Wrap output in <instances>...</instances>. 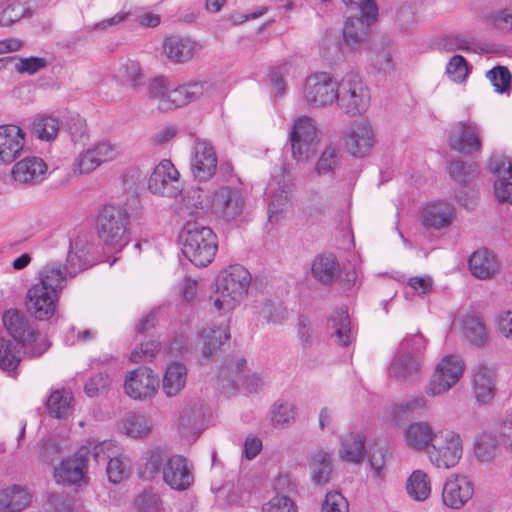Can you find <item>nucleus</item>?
I'll use <instances>...</instances> for the list:
<instances>
[{"instance_id":"nucleus-42","label":"nucleus","mask_w":512,"mask_h":512,"mask_svg":"<svg viewBox=\"0 0 512 512\" xmlns=\"http://www.w3.org/2000/svg\"><path fill=\"white\" fill-rule=\"evenodd\" d=\"M431 480L423 470H414L406 481V492L415 501H425L431 495Z\"/></svg>"},{"instance_id":"nucleus-14","label":"nucleus","mask_w":512,"mask_h":512,"mask_svg":"<svg viewBox=\"0 0 512 512\" xmlns=\"http://www.w3.org/2000/svg\"><path fill=\"white\" fill-rule=\"evenodd\" d=\"M449 148L458 153L473 156L482 151L480 126L471 120L455 122L447 131Z\"/></svg>"},{"instance_id":"nucleus-5","label":"nucleus","mask_w":512,"mask_h":512,"mask_svg":"<svg viewBox=\"0 0 512 512\" xmlns=\"http://www.w3.org/2000/svg\"><path fill=\"white\" fill-rule=\"evenodd\" d=\"M183 254L196 266L210 264L217 252V236L213 230L197 221L187 222L179 234Z\"/></svg>"},{"instance_id":"nucleus-53","label":"nucleus","mask_w":512,"mask_h":512,"mask_svg":"<svg viewBox=\"0 0 512 512\" xmlns=\"http://www.w3.org/2000/svg\"><path fill=\"white\" fill-rule=\"evenodd\" d=\"M448 173L459 184L466 185L477 175L476 164L466 165L463 161H452L448 166Z\"/></svg>"},{"instance_id":"nucleus-61","label":"nucleus","mask_w":512,"mask_h":512,"mask_svg":"<svg viewBox=\"0 0 512 512\" xmlns=\"http://www.w3.org/2000/svg\"><path fill=\"white\" fill-rule=\"evenodd\" d=\"M321 512H349V503L342 493L330 491L325 495Z\"/></svg>"},{"instance_id":"nucleus-34","label":"nucleus","mask_w":512,"mask_h":512,"mask_svg":"<svg viewBox=\"0 0 512 512\" xmlns=\"http://www.w3.org/2000/svg\"><path fill=\"white\" fill-rule=\"evenodd\" d=\"M230 339L227 326L209 327L201 331L199 341L201 343V354L206 360H210L219 347Z\"/></svg>"},{"instance_id":"nucleus-50","label":"nucleus","mask_w":512,"mask_h":512,"mask_svg":"<svg viewBox=\"0 0 512 512\" xmlns=\"http://www.w3.org/2000/svg\"><path fill=\"white\" fill-rule=\"evenodd\" d=\"M291 70V65L283 63L273 67L268 74V82L271 94L277 98L282 97L287 90L286 78Z\"/></svg>"},{"instance_id":"nucleus-58","label":"nucleus","mask_w":512,"mask_h":512,"mask_svg":"<svg viewBox=\"0 0 512 512\" xmlns=\"http://www.w3.org/2000/svg\"><path fill=\"white\" fill-rule=\"evenodd\" d=\"M27 9L17 0H10L0 12V25L10 26L25 16Z\"/></svg>"},{"instance_id":"nucleus-13","label":"nucleus","mask_w":512,"mask_h":512,"mask_svg":"<svg viewBox=\"0 0 512 512\" xmlns=\"http://www.w3.org/2000/svg\"><path fill=\"white\" fill-rule=\"evenodd\" d=\"M338 81L328 72L308 75L302 86L304 102L314 108H325L335 103Z\"/></svg>"},{"instance_id":"nucleus-39","label":"nucleus","mask_w":512,"mask_h":512,"mask_svg":"<svg viewBox=\"0 0 512 512\" xmlns=\"http://www.w3.org/2000/svg\"><path fill=\"white\" fill-rule=\"evenodd\" d=\"M463 337L472 345L483 346L488 341V331L482 317L467 314L462 319Z\"/></svg>"},{"instance_id":"nucleus-30","label":"nucleus","mask_w":512,"mask_h":512,"mask_svg":"<svg viewBox=\"0 0 512 512\" xmlns=\"http://www.w3.org/2000/svg\"><path fill=\"white\" fill-rule=\"evenodd\" d=\"M114 78L123 86L138 89L145 83V74L140 62L131 57L121 58Z\"/></svg>"},{"instance_id":"nucleus-47","label":"nucleus","mask_w":512,"mask_h":512,"mask_svg":"<svg viewBox=\"0 0 512 512\" xmlns=\"http://www.w3.org/2000/svg\"><path fill=\"white\" fill-rule=\"evenodd\" d=\"M498 452V442L493 434L482 433L476 438L474 455L480 462H491L496 458Z\"/></svg>"},{"instance_id":"nucleus-4","label":"nucleus","mask_w":512,"mask_h":512,"mask_svg":"<svg viewBox=\"0 0 512 512\" xmlns=\"http://www.w3.org/2000/svg\"><path fill=\"white\" fill-rule=\"evenodd\" d=\"M426 339L418 331L406 335L400 342L391 360L389 376L399 382H413L423 372V354Z\"/></svg>"},{"instance_id":"nucleus-51","label":"nucleus","mask_w":512,"mask_h":512,"mask_svg":"<svg viewBox=\"0 0 512 512\" xmlns=\"http://www.w3.org/2000/svg\"><path fill=\"white\" fill-rule=\"evenodd\" d=\"M166 459L160 450H152L140 467L139 474L144 480H153L160 472Z\"/></svg>"},{"instance_id":"nucleus-9","label":"nucleus","mask_w":512,"mask_h":512,"mask_svg":"<svg viewBox=\"0 0 512 512\" xmlns=\"http://www.w3.org/2000/svg\"><path fill=\"white\" fill-rule=\"evenodd\" d=\"M246 359L237 357L227 361L220 369L218 381L220 388L229 392L240 386L248 393L260 392L264 385V378L258 373L248 374Z\"/></svg>"},{"instance_id":"nucleus-46","label":"nucleus","mask_w":512,"mask_h":512,"mask_svg":"<svg viewBox=\"0 0 512 512\" xmlns=\"http://www.w3.org/2000/svg\"><path fill=\"white\" fill-rule=\"evenodd\" d=\"M292 205L291 191L283 188L271 195L268 204V219L271 223H277L283 219Z\"/></svg>"},{"instance_id":"nucleus-48","label":"nucleus","mask_w":512,"mask_h":512,"mask_svg":"<svg viewBox=\"0 0 512 512\" xmlns=\"http://www.w3.org/2000/svg\"><path fill=\"white\" fill-rule=\"evenodd\" d=\"M271 422L276 428H285L295 421L296 408L288 402L278 400L271 407Z\"/></svg>"},{"instance_id":"nucleus-6","label":"nucleus","mask_w":512,"mask_h":512,"mask_svg":"<svg viewBox=\"0 0 512 512\" xmlns=\"http://www.w3.org/2000/svg\"><path fill=\"white\" fill-rule=\"evenodd\" d=\"M370 100L369 89L358 74L347 73L338 81L335 103L342 113L361 115L367 111Z\"/></svg>"},{"instance_id":"nucleus-41","label":"nucleus","mask_w":512,"mask_h":512,"mask_svg":"<svg viewBox=\"0 0 512 512\" xmlns=\"http://www.w3.org/2000/svg\"><path fill=\"white\" fill-rule=\"evenodd\" d=\"M312 481L323 485L329 482L332 473L331 454L324 450L314 451L309 457Z\"/></svg>"},{"instance_id":"nucleus-32","label":"nucleus","mask_w":512,"mask_h":512,"mask_svg":"<svg viewBox=\"0 0 512 512\" xmlns=\"http://www.w3.org/2000/svg\"><path fill=\"white\" fill-rule=\"evenodd\" d=\"M454 209L447 202H435L427 205L422 212V224L426 227L441 229L452 224Z\"/></svg>"},{"instance_id":"nucleus-26","label":"nucleus","mask_w":512,"mask_h":512,"mask_svg":"<svg viewBox=\"0 0 512 512\" xmlns=\"http://www.w3.org/2000/svg\"><path fill=\"white\" fill-rule=\"evenodd\" d=\"M25 133L16 125H0V163L10 164L24 147Z\"/></svg>"},{"instance_id":"nucleus-19","label":"nucleus","mask_w":512,"mask_h":512,"mask_svg":"<svg viewBox=\"0 0 512 512\" xmlns=\"http://www.w3.org/2000/svg\"><path fill=\"white\" fill-rule=\"evenodd\" d=\"M488 170L497 176L494 194L498 202L512 205V158L504 154H493L488 162Z\"/></svg>"},{"instance_id":"nucleus-35","label":"nucleus","mask_w":512,"mask_h":512,"mask_svg":"<svg viewBox=\"0 0 512 512\" xmlns=\"http://www.w3.org/2000/svg\"><path fill=\"white\" fill-rule=\"evenodd\" d=\"M31 502L26 488L13 485L0 490V512H20Z\"/></svg>"},{"instance_id":"nucleus-45","label":"nucleus","mask_w":512,"mask_h":512,"mask_svg":"<svg viewBox=\"0 0 512 512\" xmlns=\"http://www.w3.org/2000/svg\"><path fill=\"white\" fill-rule=\"evenodd\" d=\"M341 161L340 149L334 144H329L321 152L316 162L315 173L319 177L332 175L340 166Z\"/></svg>"},{"instance_id":"nucleus-1","label":"nucleus","mask_w":512,"mask_h":512,"mask_svg":"<svg viewBox=\"0 0 512 512\" xmlns=\"http://www.w3.org/2000/svg\"><path fill=\"white\" fill-rule=\"evenodd\" d=\"M61 266L49 263L39 273V282L27 292L28 311L39 320L51 318L56 310L58 295L63 289Z\"/></svg>"},{"instance_id":"nucleus-8","label":"nucleus","mask_w":512,"mask_h":512,"mask_svg":"<svg viewBox=\"0 0 512 512\" xmlns=\"http://www.w3.org/2000/svg\"><path fill=\"white\" fill-rule=\"evenodd\" d=\"M464 452L462 436L451 429L436 431L434 439L427 448L429 462L438 469H451L458 465Z\"/></svg>"},{"instance_id":"nucleus-44","label":"nucleus","mask_w":512,"mask_h":512,"mask_svg":"<svg viewBox=\"0 0 512 512\" xmlns=\"http://www.w3.org/2000/svg\"><path fill=\"white\" fill-rule=\"evenodd\" d=\"M26 345H22L15 340L0 337V368L2 370H14L22 359V349Z\"/></svg>"},{"instance_id":"nucleus-11","label":"nucleus","mask_w":512,"mask_h":512,"mask_svg":"<svg viewBox=\"0 0 512 512\" xmlns=\"http://www.w3.org/2000/svg\"><path fill=\"white\" fill-rule=\"evenodd\" d=\"M292 157L298 162H307L315 154L318 145L317 125L309 116L295 118L290 132Z\"/></svg>"},{"instance_id":"nucleus-64","label":"nucleus","mask_w":512,"mask_h":512,"mask_svg":"<svg viewBox=\"0 0 512 512\" xmlns=\"http://www.w3.org/2000/svg\"><path fill=\"white\" fill-rule=\"evenodd\" d=\"M488 23L496 29L512 32V7L494 12L489 16Z\"/></svg>"},{"instance_id":"nucleus-33","label":"nucleus","mask_w":512,"mask_h":512,"mask_svg":"<svg viewBox=\"0 0 512 512\" xmlns=\"http://www.w3.org/2000/svg\"><path fill=\"white\" fill-rule=\"evenodd\" d=\"M468 267L471 274L481 280L493 277L499 270L495 255L488 250L475 251L469 258Z\"/></svg>"},{"instance_id":"nucleus-57","label":"nucleus","mask_w":512,"mask_h":512,"mask_svg":"<svg viewBox=\"0 0 512 512\" xmlns=\"http://www.w3.org/2000/svg\"><path fill=\"white\" fill-rule=\"evenodd\" d=\"M91 149L101 165L117 159L121 154V147L109 140H101L92 145Z\"/></svg>"},{"instance_id":"nucleus-28","label":"nucleus","mask_w":512,"mask_h":512,"mask_svg":"<svg viewBox=\"0 0 512 512\" xmlns=\"http://www.w3.org/2000/svg\"><path fill=\"white\" fill-rule=\"evenodd\" d=\"M378 14L370 18L365 13L360 17L348 18L343 27V40L353 49L360 47L368 36L369 27L376 21Z\"/></svg>"},{"instance_id":"nucleus-62","label":"nucleus","mask_w":512,"mask_h":512,"mask_svg":"<svg viewBox=\"0 0 512 512\" xmlns=\"http://www.w3.org/2000/svg\"><path fill=\"white\" fill-rule=\"evenodd\" d=\"M106 471L109 481L115 484L121 482L129 473L128 464L120 457H110Z\"/></svg>"},{"instance_id":"nucleus-25","label":"nucleus","mask_w":512,"mask_h":512,"mask_svg":"<svg viewBox=\"0 0 512 512\" xmlns=\"http://www.w3.org/2000/svg\"><path fill=\"white\" fill-rule=\"evenodd\" d=\"M90 247L85 235H78L70 241V249L67 255L66 264L61 268L63 284L68 278L75 277L80 271L89 266L88 254Z\"/></svg>"},{"instance_id":"nucleus-23","label":"nucleus","mask_w":512,"mask_h":512,"mask_svg":"<svg viewBox=\"0 0 512 512\" xmlns=\"http://www.w3.org/2000/svg\"><path fill=\"white\" fill-rule=\"evenodd\" d=\"M158 386V380L153 371L148 368H138L126 376L124 382L125 393L135 400L151 398Z\"/></svg>"},{"instance_id":"nucleus-29","label":"nucleus","mask_w":512,"mask_h":512,"mask_svg":"<svg viewBox=\"0 0 512 512\" xmlns=\"http://www.w3.org/2000/svg\"><path fill=\"white\" fill-rule=\"evenodd\" d=\"M473 394L478 402L488 403L495 396V372L492 368L479 364L473 370Z\"/></svg>"},{"instance_id":"nucleus-31","label":"nucleus","mask_w":512,"mask_h":512,"mask_svg":"<svg viewBox=\"0 0 512 512\" xmlns=\"http://www.w3.org/2000/svg\"><path fill=\"white\" fill-rule=\"evenodd\" d=\"M436 431L427 422H414L409 424L404 430V440L406 445L415 451H425L430 447Z\"/></svg>"},{"instance_id":"nucleus-20","label":"nucleus","mask_w":512,"mask_h":512,"mask_svg":"<svg viewBox=\"0 0 512 512\" xmlns=\"http://www.w3.org/2000/svg\"><path fill=\"white\" fill-rule=\"evenodd\" d=\"M162 479L171 489L185 491L194 483L193 466L185 457L172 455L163 465Z\"/></svg>"},{"instance_id":"nucleus-10","label":"nucleus","mask_w":512,"mask_h":512,"mask_svg":"<svg viewBox=\"0 0 512 512\" xmlns=\"http://www.w3.org/2000/svg\"><path fill=\"white\" fill-rule=\"evenodd\" d=\"M2 320L13 340L26 345V352L31 356H41L49 348V341L36 334L20 311L9 309L4 312Z\"/></svg>"},{"instance_id":"nucleus-12","label":"nucleus","mask_w":512,"mask_h":512,"mask_svg":"<svg viewBox=\"0 0 512 512\" xmlns=\"http://www.w3.org/2000/svg\"><path fill=\"white\" fill-rule=\"evenodd\" d=\"M211 213L218 219L230 223L241 219L245 209V197L239 188L221 186L209 198Z\"/></svg>"},{"instance_id":"nucleus-7","label":"nucleus","mask_w":512,"mask_h":512,"mask_svg":"<svg viewBox=\"0 0 512 512\" xmlns=\"http://www.w3.org/2000/svg\"><path fill=\"white\" fill-rule=\"evenodd\" d=\"M129 214L125 207L105 206L98 216V233L105 245L120 251L129 242Z\"/></svg>"},{"instance_id":"nucleus-38","label":"nucleus","mask_w":512,"mask_h":512,"mask_svg":"<svg viewBox=\"0 0 512 512\" xmlns=\"http://www.w3.org/2000/svg\"><path fill=\"white\" fill-rule=\"evenodd\" d=\"M187 380V369L183 363L173 362L165 370L162 388L168 397L178 395L185 387Z\"/></svg>"},{"instance_id":"nucleus-24","label":"nucleus","mask_w":512,"mask_h":512,"mask_svg":"<svg viewBox=\"0 0 512 512\" xmlns=\"http://www.w3.org/2000/svg\"><path fill=\"white\" fill-rule=\"evenodd\" d=\"M47 169L43 159L36 156L26 157L13 166L11 177L17 184L30 187L44 180Z\"/></svg>"},{"instance_id":"nucleus-60","label":"nucleus","mask_w":512,"mask_h":512,"mask_svg":"<svg viewBox=\"0 0 512 512\" xmlns=\"http://www.w3.org/2000/svg\"><path fill=\"white\" fill-rule=\"evenodd\" d=\"M160 343L157 340L141 342L140 346L133 349L130 360L134 363L150 361L159 351Z\"/></svg>"},{"instance_id":"nucleus-17","label":"nucleus","mask_w":512,"mask_h":512,"mask_svg":"<svg viewBox=\"0 0 512 512\" xmlns=\"http://www.w3.org/2000/svg\"><path fill=\"white\" fill-rule=\"evenodd\" d=\"M343 146L354 157L367 156L375 144L372 125L365 119L355 120L347 127L342 136Z\"/></svg>"},{"instance_id":"nucleus-63","label":"nucleus","mask_w":512,"mask_h":512,"mask_svg":"<svg viewBox=\"0 0 512 512\" xmlns=\"http://www.w3.org/2000/svg\"><path fill=\"white\" fill-rule=\"evenodd\" d=\"M263 512H297L294 502L285 495H275L263 505Z\"/></svg>"},{"instance_id":"nucleus-16","label":"nucleus","mask_w":512,"mask_h":512,"mask_svg":"<svg viewBox=\"0 0 512 512\" xmlns=\"http://www.w3.org/2000/svg\"><path fill=\"white\" fill-rule=\"evenodd\" d=\"M149 191L161 197H177L182 192L180 174L170 160H162L148 180Z\"/></svg>"},{"instance_id":"nucleus-43","label":"nucleus","mask_w":512,"mask_h":512,"mask_svg":"<svg viewBox=\"0 0 512 512\" xmlns=\"http://www.w3.org/2000/svg\"><path fill=\"white\" fill-rule=\"evenodd\" d=\"M73 397L67 389H57L51 392L47 399L46 407L48 413L55 418L62 419L67 417L73 409Z\"/></svg>"},{"instance_id":"nucleus-49","label":"nucleus","mask_w":512,"mask_h":512,"mask_svg":"<svg viewBox=\"0 0 512 512\" xmlns=\"http://www.w3.org/2000/svg\"><path fill=\"white\" fill-rule=\"evenodd\" d=\"M59 131V121L51 116H37L31 124V132L37 138L44 141L55 139Z\"/></svg>"},{"instance_id":"nucleus-54","label":"nucleus","mask_w":512,"mask_h":512,"mask_svg":"<svg viewBox=\"0 0 512 512\" xmlns=\"http://www.w3.org/2000/svg\"><path fill=\"white\" fill-rule=\"evenodd\" d=\"M388 455V449L385 444H375L368 452V459L371 470L377 478L382 479L385 476V463Z\"/></svg>"},{"instance_id":"nucleus-56","label":"nucleus","mask_w":512,"mask_h":512,"mask_svg":"<svg viewBox=\"0 0 512 512\" xmlns=\"http://www.w3.org/2000/svg\"><path fill=\"white\" fill-rule=\"evenodd\" d=\"M486 77L498 93H505L511 87V73L505 66H496L486 73Z\"/></svg>"},{"instance_id":"nucleus-2","label":"nucleus","mask_w":512,"mask_h":512,"mask_svg":"<svg viewBox=\"0 0 512 512\" xmlns=\"http://www.w3.org/2000/svg\"><path fill=\"white\" fill-rule=\"evenodd\" d=\"M215 85L208 81L190 82L168 90L166 79L156 77L152 79L147 88L148 98L157 102L159 110L167 112L183 107L202 96H211Z\"/></svg>"},{"instance_id":"nucleus-21","label":"nucleus","mask_w":512,"mask_h":512,"mask_svg":"<svg viewBox=\"0 0 512 512\" xmlns=\"http://www.w3.org/2000/svg\"><path fill=\"white\" fill-rule=\"evenodd\" d=\"M474 485L466 475L451 474L442 489L443 504L451 509H460L473 497Z\"/></svg>"},{"instance_id":"nucleus-27","label":"nucleus","mask_w":512,"mask_h":512,"mask_svg":"<svg viewBox=\"0 0 512 512\" xmlns=\"http://www.w3.org/2000/svg\"><path fill=\"white\" fill-rule=\"evenodd\" d=\"M198 44L188 37L169 36L164 39L162 51L172 63H185L193 58Z\"/></svg>"},{"instance_id":"nucleus-15","label":"nucleus","mask_w":512,"mask_h":512,"mask_svg":"<svg viewBox=\"0 0 512 512\" xmlns=\"http://www.w3.org/2000/svg\"><path fill=\"white\" fill-rule=\"evenodd\" d=\"M464 363L459 356L447 355L436 365L426 387L430 396H439L449 391L462 377Z\"/></svg>"},{"instance_id":"nucleus-22","label":"nucleus","mask_w":512,"mask_h":512,"mask_svg":"<svg viewBox=\"0 0 512 512\" xmlns=\"http://www.w3.org/2000/svg\"><path fill=\"white\" fill-rule=\"evenodd\" d=\"M54 478L57 483L68 486L81 487L88 481L87 458L80 450L72 457L64 459L54 469Z\"/></svg>"},{"instance_id":"nucleus-37","label":"nucleus","mask_w":512,"mask_h":512,"mask_svg":"<svg viewBox=\"0 0 512 512\" xmlns=\"http://www.w3.org/2000/svg\"><path fill=\"white\" fill-rule=\"evenodd\" d=\"M331 337L341 346H348L353 341L351 323L346 309L335 310L328 320Z\"/></svg>"},{"instance_id":"nucleus-52","label":"nucleus","mask_w":512,"mask_h":512,"mask_svg":"<svg viewBox=\"0 0 512 512\" xmlns=\"http://www.w3.org/2000/svg\"><path fill=\"white\" fill-rule=\"evenodd\" d=\"M150 429V421L142 415H130L124 420L122 425L123 433L135 438L146 436Z\"/></svg>"},{"instance_id":"nucleus-59","label":"nucleus","mask_w":512,"mask_h":512,"mask_svg":"<svg viewBox=\"0 0 512 512\" xmlns=\"http://www.w3.org/2000/svg\"><path fill=\"white\" fill-rule=\"evenodd\" d=\"M448 77L456 82L462 83L468 76V64L461 55L453 56L446 66Z\"/></svg>"},{"instance_id":"nucleus-55","label":"nucleus","mask_w":512,"mask_h":512,"mask_svg":"<svg viewBox=\"0 0 512 512\" xmlns=\"http://www.w3.org/2000/svg\"><path fill=\"white\" fill-rule=\"evenodd\" d=\"M99 166H101V164L97 160V157L91 147H89L79 153L75 158L73 162V172L79 175L90 174Z\"/></svg>"},{"instance_id":"nucleus-36","label":"nucleus","mask_w":512,"mask_h":512,"mask_svg":"<svg viewBox=\"0 0 512 512\" xmlns=\"http://www.w3.org/2000/svg\"><path fill=\"white\" fill-rule=\"evenodd\" d=\"M366 454L365 437L361 433H348L341 439L339 456L342 460L351 463H361Z\"/></svg>"},{"instance_id":"nucleus-18","label":"nucleus","mask_w":512,"mask_h":512,"mask_svg":"<svg viewBox=\"0 0 512 512\" xmlns=\"http://www.w3.org/2000/svg\"><path fill=\"white\" fill-rule=\"evenodd\" d=\"M218 158L212 143L197 137L194 140L191 153V172L195 179L200 182L210 180L217 171Z\"/></svg>"},{"instance_id":"nucleus-40","label":"nucleus","mask_w":512,"mask_h":512,"mask_svg":"<svg viewBox=\"0 0 512 512\" xmlns=\"http://www.w3.org/2000/svg\"><path fill=\"white\" fill-rule=\"evenodd\" d=\"M338 263L333 254H321L315 257L311 265L314 279L323 285H331L337 276Z\"/></svg>"},{"instance_id":"nucleus-3","label":"nucleus","mask_w":512,"mask_h":512,"mask_svg":"<svg viewBox=\"0 0 512 512\" xmlns=\"http://www.w3.org/2000/svg\"><path fill=\"white\" fill-rule=\"evenodd\" d=\"M250 284L251 275L245 267L230 265L215 279V289L211 296L214 308L223 313L233 311L247 295Z\"/></svg>"}]
</instances>
